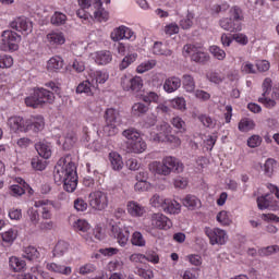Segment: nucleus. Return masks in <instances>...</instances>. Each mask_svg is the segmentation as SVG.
Wrapping results in <instances>:
<instances>
[{"instance_id": "39448f33", "label": "nucleus", "mask_w": 279, "mask_h": 279, "mask_svg": "<svg viewBox=\"0 0 279 279\" xmlns=\"http://www.w3.org/2000/svg\"><path fill=\"white\" fill-rule=\"evenodd\" d=\"M105 121L104 134H106V136H117L120 125H123V119L119 110L114 108L107 109L105 112Z\"/></svg>"}, {"instance_id": "e2e57ef3", "label": "nucleus", "mask_w": 279, "mask_h": 279, "mask_svg": "<svg viewBox=\"0 0 279 279\" xmlns=\"http://www.w3.org/2000/svg\"><path fill=\"white\" fill-rule=\"evenodd\" d=\"M276 165V160L274 159H267L264 165V171L268 178H271L274 175V166Z\"/></svg>"}, {"instance_id": "4c0bfd02", "label": "nucleus", "mask_w": 279, "mask_h": 279, "mask_svg": "<svg viewBox=\"0 0 279 279\" xmlns=\"http://www.w3.org/2000/svg\"><path fill=\"white\" fill-rule=\"evenodd\" d=\"M194 19L195 13L187 11L186 16L180 21V27H182L183 29H191V27H193Z\"/></svg>"}, {"instance_id": "c756f323", "label": "nucleus", "mask_w": 279, "mask_h": 279, "mask_svg": "<svg viewBox=\"0 0 279 279\" xmlns=\"http://www.w3.org/2000/svg\"><path fill=\"white\" fill-rule=\"evenodd\" d=\"M9 266L13 271H23V269L27 267V264L25 263V260L16 256H13V257H10L9 259Z\"/></svg>"}, {"instance_id": "20e7f679", "label": "nucleus", "mask_w": 279, "mask_h": 279, "mask_svg": "<svg viewBox=\"0 0 279 279\" xmlns=\"http://www.w3.org/2000/svg\"><path fill=\"white\" fill-rule=\"evenodd\" d=\"M126 138V149L131 154H143L147 149V143L141 137V133L134 129H128L122 132Z\"/></svg>"}, {"instance_id": "5fc2aeb1", "label": "nucleus", "mask_w": 279, "mask_h": 279, "mask_svg": "<svg viewBox=\"0 0 279 279\" xmlns=\"http://www.w3.org/2000/svg\"><path fill=\"white\" fill-rule=\"evenodd\" d=\"M209 51L215 56L217 60H226V51L219 48V46H211Z\"/></svg>"}, {"instance_id": "4468645a", "label": "nucleus", "mask_w": 279, "mask_h": 279, "mask_svg": "<svg viewBox=\"0 0 279 279\" xmlns=\"http://www.w3.org/2000/svg\"><path fill=\"white\" fill-rule=\"evenodd\" d=\"M205 233L208 236L211 245H223L226 243V231L221 229L206 228Z\"/></svg>"}, {"instance_id": "13d9d810", "label": "nucleus", "mask_w": 279, "mask_h": 279, "mask_svg": "<svg viewBox=\"0 0 279 279\" xmlns=\"http://www.w3.org/2000/svg\"><path fill=\"white\" fill-rule=\"evenodd\" d=\"M14 64V59L8 54L0 56V69H10Z\"/></svg>"}, {"instance_id": "7c9ffc66", "label": "nucleus", "mask_w": 279, "mask_h": 279, "mask_svg": "<svg viewBox=\"0 0 279 279\" xmlns=\"http://www.w3.org/2000/svg\"><path fill=\"white\" fill-rule=\"evenodd\" d=\"M62 66H64V60H62L59 56L50 58L47 64L48 71H60Z\"/></svg>"}, {"instance_id": "393cba45", "label": "nucleus", "mask_w": 279, "mask_h": 279, "mask_svg": "<svg viewBox=\"0 0 279 279\" xmlns=\"http://www.w3.org/2000/svg\"><path fill=\"white\" fill-rule=\"evenodd\" d=\"M183 206L190 208V210H195V208H199V206H202V201H199L195 195L189 194L183 199Z\"/></svg>"}, {"instance_id": "bb28decb", "label": "nucleus", "mask_w": 279, "mask_h": 279, "mask_svg": "<svg viewBox=\"0 0 279 279\" xmlns=\"http://www.w3.org/2000/svg\"><path fill=\"white\" fill-rule=\"evenodd\" d=\"M109 160L113 171H121V169H123V159L118 153H110Z\"/></svg>"}, {"instance_id": "774afa93", "label": "nucleus", "mask_w": 279, "mask_h": 279, "mask_svg": "<svg viewBox=\"0 0 279 279\" xmlns=\"http://www.w3.org/2000/svg\"><path fill=\"white\" fill-rule=\"evenodd\" d=\"M143 101H145V104H151L153 101L156 102L158 101L159 97L158 94H156L155 92H149L146 95L142 96Z\"/></svg>"}, {"instance_id": "3c124183", "label": "nucleus", "mask_w": 279, "mask_h": 279, "mask_svg": "<svg viewBox=\"0 0 279 279\" xmlns=\"http://www.w3.org/2000/svg\"><path fill=\"white\" fill-rule=\"evenodd\" d=\"M257 206L259 210H265L271 206V201H269V195L257 197Z\"/></svg>"}, {"instance_id": "6e6552de", "label": "nucleus", "mask_w": 279, "mask_h": 279, "mask_svg": "<svg viewBox=\"0 0 279 279\" xmlns=\"http://www.w3.org/2000/svg\"><path fill=\"white\" fill-rule=\"evenodd\" d=\"M183 51L184 53H187V56H191L193 62H197L198 64H206V62L210 60V56L202 51V48H197L195 45H185Z\"/></svg>"}, {"instance_id": "4d7b16f0", "label": "nucleus", "mask_w": 279, "mask_h": 279, "mask_svg": "<svg viewBox=\"0 0 279 279\" xmlns=\"http://www.w3.org/2000/svg\"><path fill=\"white\" fill-rule=\"evenodd\" d=\"M276 252H279L278 245H271L267 247H263L258 251L259 256H271V254H276Z\"/></svg>"}, {"instance_id": "6ab92c4d", "label": "nucleus", "mask_w": 279, "mask_h": 279, "mask_svg": "<svg viewBox=\"0 0 279 279\" xmlns=\"http://www.w3.org/2000/svg\"><path fill=\"white\" fill-rule=\"evenodd\" d=\"M126 210L131 217H143V215H145V207L135 201L128 203Z\"/></svg>"}, {"instance_id": "ea45409f", "label": "nucleus", "mask_w": 279, "mask_h": 279, "mask_svg": "<svg viewBox=\"0 0 279 279\" xmlns=\"http://www.w3.org/2000/svg\"><path fill=\"white\" fill-rule=\"evenodd\" d=\"M136 58H138L137 53H132L124 57L119 65L120 71H125V69H128L130 64H133V62H136Z\"/></svg>"}, {"instance_id": "b1692460", "label": "nucleus", "mask_w": 279, "mask_h": 279, "mask_svg": "<svg viewBox=\"0 0 279 279\" xmlns=\"http://www.w3.org/2000/svg\"><path fill=\"white\" fill-rule=\"evenodd\" d=\"M182 206L177 201L166 199V204L163 205V211L169 215H178L181 210Z\"/></svg>"}, {"instance_id": "338daca9", "label": "nucleus", "mask_w": 279, "mask_h": 279, "mask_svg": "<svg viewBox=\"0 0 279 279\" xmlns=\"http://www.w3.org/2000/svg\"><path fill=\"white\" fill-rule=\"evenodd\" d=\"M189 186V179L184 177H177L174 179V187L175 189H186Z\"/></svg>"}, {"instance_id": "052dcab7", "label": "nucleus", "mask_w": 279, "mask_h": 279, "mask_svg": "<svg viewBox=\"0 0 279 279\" xmlns=\"http://www.w3.org/2000/svg\"><path fill=\"white\" fill-rule=\"evenodd\" d=\"M94 19L98 21V23H102V21H108V12L99 8L94 11Z\"/></svg>"}, {"instance_id": "a18cd8bd", "label": "nucleus", "mask_w": 279, "mask_h": 279, "mask_svg": "<svg viewBox=\"0 0 279 279\" xmlns=\"http://www.w3.org/2000/svg\"><path fill=\"white\" fill-rule=\"evenodd\" d=\"M157 131L159 132V136L163 141V138L168 137L171 134V125L167 122H162L159 126H157Z\"/></svg>"}, {"instance_id": "72a5a7b5", "label": "nucleus", "mask_w": 279, "mask_h": 279, "mask_svg": "<svg viewBox=\"0 0 279 279\" xmlns=\"http://www.w3.org/2000/svg\"><path fill=\"white\" fill-rule=\"evenodd\" d=\"M23 252V257L27 260H36L40 256V253L34 246H26L24 247Z\"/></svg>"}, {"instance_id": "f704fd0d", "label": "nucleus", "mask_w": 279, "mask_h": 279, "mask_svg": "<svg viewBox=\"0 0 279 279\" xmlns=\"http://www.w3.org/2000/svg\"><path fill=\"white\" fill-rule=\"evenodd\" d=\"M92 75V80H94L95 88L99 86V84H106L108 82V73L96 71Z\"/></svg>"}, {"instance_id": "4be33fe9", "label": "nucleus", "mask_w": 279, "mask_h": 279, "mask_svg": "<svg viewBox=\"0 0 279 279\" xmlns=\"http://www.w3.org/2000/svg\"><path fill=\"white\" fill-rule=\"evenodd\" d=\"M93 88H95V80H86L78 84L76 93L78 95H82V93H85V95H93Z\"/></svg>"}, {"instance_id": "c9c22d12", "label": "nucleus", "mask_w": 279, "mask_h": 279, "mask_svg": "<svg viewBox=\"0 0 279 279\" xmlns=\"http://www.w3.org/2000/svg\"><path fill=\"white\" fill-rule=\"evenodd\" d=\"M182 80L183 88L186 90V93H193L195 90V78H193L191 74H184Z\"/></svg>"}, {"instance_id": "e433bc0d", "label": "nucleus", "mask_w": 279, "mask_h": 279, "mask_svg": "<svg viewBox=\"0 0 279 279\" xmlns=\"http://www.w3.org/2000/svg\"><path fill=\"white\" fill-rule=\"evenodd\" d=\"M3 243H8L9 245H12L14 241H16V236H19V233L14 229H9L8 231L1 233Z\"/></svg>"}, {"instance_id": "9b49d317", "label": "nucleus", "mask_w": 279, "mask_h": 279, "mask_svg": "<svg viewBox=\"0 0 279 279\" xmlns=\"http://www.w3.org/2000/svg\"><path fill=\"white\" fill-rule=\"evenodd\" d=\"M121 86L123 90H132V93H140L143 88V78L141 76L132 77L124 75L121 77Z\"/></svg>"}, {"instance_id": "0e129e2a", "label": "nucleus", "mask_w": 279, "mask_h": 279, "mask_svg": "<svg viewBox=\"0 0 279 279\" xmlns=\"http://www.w3.org/2000/svg\"><path fill=\"white\" fill-rule=\"evenodd\" d=\"M207 80H209V82H213L214 84H221V82H223L226 77L221 76V74L217 72H210L207 74Z\"/></svg>"}, {"instance_id": "aec40b11", "label": "nucleus", "mask_w": 279, "mask_h": 279, "mask_svg": "<svg viewBox=\"0 0 279 279\" xmlns=\"http://www.w3.org/2000/svg\"><path fill=\"white\" fill-rule=\"evenodd\" d=\"M182 86V80L178 76L169 77L163 83V89L166 93H175L178 88Z\"/></svg>"}, {"instance_id": "58836bf2", "label": "nucleus", "mask_w": 279, "mask_h": 279, "mask_svg": "<svg viewBox=\"0 0 279 279\" xmlns=\"http://www.w3.org/2000/svg\"><path fill=\"white\" fill-rule=\"evenodd\" d=\"M229 14V19H232L235 23H241V21H243V10H241V8L238 5L232 7Z\"/></svg>"}, {"instance_id": "f8f14e48", "label": "nucleus", "mask_w": 279, "mask_h": 279, "mask_svg": "<svg viewBox=\"0 0 279 279\" xmlns=\"http://www.w3.org/2000/svg\"><path fill=\"white\" fill-rule=\"evenodd\" d=\"M150 223L151 227L157 230H170V228L173 226L171 219L160 213L151 214Z\"/></svg>"}, {"instance_id": "de8ad7c7", "label": "nucleus", "mask_w": 279, "mask_h": 279, "mask_svg": "<svg viewBox=\"0 0 279 279\" xmlns=\"http://www.w3.org/2000/svg\"><path fill=\"white\" fill-rule=\"evenodd\" d=\"M124 38H125V26H120L111 33V39H113L114 43H119V40H123Z\"/></svg>"}, {"instance_id": "412c9836", "label": "nucleus", "mask_w": 279, "mask_h": 279, "mask_svg": "<svg viewBox=\"0 0 279 279\" xmlns=\"http://www.w3.org/2000/svg\"><path fill=\"white\" fill-rule=\"evenodd\" d=\"M35 149L41 158H45V160L51 158V145L49 143L38 142L37 144H35Z\"/></svg>"}, {"instance_id": "bf43d9fd", "label": "nucleus", "mask_w": 279, "mask_h": 279, "mask_svg": "<svg viewBox=\"0 0 279 279\" xmlns=\"http://www.w3.org/2000/svg\"><path fill=\"white\" fill-rule=\"evenodd\" d=\"M27 214H28L31 223H33V226H38L40 221V214H38V210L31 208L28 209Z\"/></svg>"}, {"instance_id": "c03bdc74", "label": "nucleus", "mask_w": 279, "mask_h": 279, "mask_svg": "<svg viewBox=\"0 0 279 279\" xmlns=\"http://www.w3.org/2000/svg\"><path fill=\"white\" fill-rule=\"evenodd\" d=\"M167 203V198H163L162 196L155 194L150 198V204L154 206V208H161L162 210L165 209V204Z\"/></svg>"}, {"instance_id": "423d86ee", "label": "nucleus", "mask_w": 279, "mask_h": 279, "mask_svg": "<svg viewBox=\"0 0 279 279\" xmlns=\"http://www.w3.org/2000/svg\"><path fill=\"white\" fill-rule=\"evenodd\" d=\"M53 99V93L45 88H37L34 90L33 96H29L25 99V104L29 108H40L43 104H51Z\"/></svg>"}, {"instance_id": "09e8293b", "label": "nucleus", "mask_w": 279, "mask_h": 279, "mask_svg": "<svg viewBox=\"0 0 279 279\" xmlns=\"http://www.w3.org/2000/svg\"><path fill=\"white\" fill-rule=\"evenodd\" d=\"M156 123H158V116L150 113L144 119L143 128H145L146 130H149V128H154Z\"/></svg>"}, {"instance_id": "2f4dec72", "label": "nucleus", "mask_w": 279, "mask_h": 279, "mask_svg": "<svg viewBox=\"0 0 279 279\" xmlns=\"http://www.w3.org/2000/svg\"><path fill=\"white\" fill-rule=\"evenodd\" d=\"M230 10V4L228 2H221L213 4L210 8V14L213 16H219V14H223V12H228Z\"/></svg>"}, {"instance_id": "6e6d98bb", "label": "nucleus", "mask_w": 279, "mask_h": 279, "mask_svg": "<svg viewBox=\"0 0 279 279\" xmlns=\"http://www.w3.org/2000/svg\"><path fill=\"white\" fill-rule=\"evenodd\" d=\"M171 106L175 110H186V100L182 97H178L171 100Z\"/></svg>"}, {"instance_id": "f03ea898", "label": "nucleus", "mask_w": 279, "mask_h": 279, "mask_svg": "<svg viewBox=\"0 0 279 279\" xmlns=\"http://www.w3.org/2000/svg\"><path fill=\"white\" fill-rule=\"evenodd\" d=\"M8 123L13 132L27 133L41 132V130H45V118H43V116H35L27 120L22 117H11Z\"/></svg>"}, {"instance_id": "c85d7f7f", "label": "nucleus", "mask_w": 279, "mask_h": 279, "mask_svg": "<svg viewBox=\"0 0 279 279\" xmlns=\"http://www.w3.org/2000/svg\"><path fill=\"white\" fill-rule=\"evenodd\" d=\"M75 143H77V135L75 132L70 131L65 134L64 136V142H63V149L69 150L73 149L75 146Z\"/></svg>"}, {"instance_id": "a211bd4d", "label": "nucleus", "mask_w": 279, "mask_h": 279, "mask_svg": "<svg viewBox=\"0 0 279 279\" xmlns=\"http://www.w3.org/2000/svg\"><path fill=\"white\" fill-rule=\"evenodd\" d=\"M96 64H110L112 62V52L108 50L97 51L93 54Z\"/></svg>"}, {"instance_id": "a878e982", "label": "nucleus", "mask_w": 279, "mask_h": 279, "mask_svg": "<svg viewBox=\"0 0 279 279\" xmlns=\"http://www.w3.org/2000/svg\"><path fill=\"white\" fill-rule=\"evenodd\" d=\"M153 52L155 56H165L166 58H171V56H173V50L165 48L160 41L154 44Z\"/></svg>"}, {"instance_id": "864d4df0", "label": "nucleus", "mask_w": 279, "mask_h": 279, "mask_svg": "<svg viewBox=\"0 0 279 279\" xmlns=\"http://www.w3.org/2000/svg\"><path fill=\"white\" fill-rule=\"evenodd\" d=\"M217 221L222 223V226H230V223H232V220H230V214L226 210H222L217 215Z\"/></svg>"}, {"instance_id": "cd10ccee", "label": "nucleus", "mask_w": 279, "mask_h": 279, "mask_svg": "<svg viewBox=\"0 0 279 279\" xmlns=\"http://www.w3.org/2000/svg\"><path fill=\"white\" fill-rule=\"evenodd\" d=\"M83 236L87 243H95V240L101 241L104 239V233L101 232V228H95L93 232H88Z\"/></svg>"}, {"instance_id": "f257e3e1", "label": "nucleus", "mask_w": 279, "mask_h": 279, "mask_svg": "<svg viewBox=\"0 0 279 279\" xmlns=\"http://www.w3.org/2000/svg\"><path fill=\"white\" fill-rule=\"evenodd\" d=\"M53 178L56 184H63L64 191L73 193L77 189V171L71 155L61 158L54 167Z\"/></svg>"}, {"instance_id": "79ce46f5", "label": "nucleus", "mask_w": 279, "mask_h": 279, "mask_svg": "<svg viewBox=\"0 0 279 279\" xmlns=\"http://www.w3.org/2000/svg\"><path fill=\"white\" fill-rule=\"evenodd\" d=\"M73 228L78 232H84L85 234H88L90 230V225L86 220H77L74 222Z\"/></svg>"}, {"instance_id": "680f3d73", "label": "nucleus", "mask_w": 279, "mask_h": 279, "mask_svg": "<svg viewBox=\"0 0 279 279\" xmlns=\"http://www.w3.org/2000/svg\"><path fill=\"white\" fill-rule=\"evenodd\" d=\"M56 254H59V256H63V254H66L69 252V243L61 241L58 242L54 247Z\"/></svg>"}, {"instance_id": "dca6fc26", "label": "nucleus", "mask_w": 279, "mask_h": 279, "mask_svg": "<svg viewBox=\"0 0 279 279\" xmlns=\"http://www.w3.org/2000/svg\"><path fill=\"white\" fill-rule=\"evenodd\" d=\"M219 26L221 27V29H225L226 32H241L242 27H241V22H235L233 19L231 17H222L219 21Z\"/></svg>"}, {"instance_id": "a19ab883", "label": "nucleus", "mask_w": 279, "mask_h": 279, "mask_svg": "<svg viewBox=\"0 0 279 279\" xmlns=\"http://www.w3.org/2000/svg\"><path fill=\"white\" fill-rule=\"evenodd\" d=\"M254 128H256V123H254V120L242 119L239 123L240 132H250V130H254Z\"/></svg>"}, {"instance_id": "603ef678", "label": "nucleus", "mask_w": 279, "mask_h": 279, "mask_svg": "<svg viewBox=\"0 0 279 279\" xmlns=\"http://www.w3.org/2000/svg\"><path fill=\"white\" fill-rule=\"evenodd\" d=\"M52 25H64L66 23V15L64 13L56 12L51 17Z\"/></svg>"}, {"instance_id": "0eeeda50", "label": "nucleus", "mask_w": 279, "mask_h": 279, "mask_svg": "<svg viewBox=\"0 0 279 279\" xmlns=\"http://www.w3.org/2000/svg\"><path fill=\"white\" fill-rule=\"evenodd\" d=\"M19 43H21V35L14 31H4L0 43L1 51H19Z\"/></svg>"}, {"instance_id": "37998d69", "label": "nucleus", "mask_w": 279, "mask_h": 279, "mask_svg": "<svg viewBox=\"0 0 279 279\" xmlns=\"http://www.w3.org/2000/svg\"><path fill=\"white\" fill-rule=\"evenodd\" d=\"M171 125H173V128H175V130H178V132H186V122H184V120H182V118L180 117H174L171 119Z\"/></svg>"}, {"instance_id": "ddd939ff", "label": "nucleus", "mask_w": 279, "mask_h": 279, "mask_svg": "<svg viewBox=\"0 0 279 279\" xmlns=\"http://www.w3.org/2000/svg\"><path fill=\"white\" fill-rule=\"evenodd\" d=\"M12 29H15V32H21V34H32V29H34V25L32 24V21H29L27 17H17L10 24Z\"/></svg>"}, {"instance_id": "49530a36", "label": "nucleus", "mask_w": 279, "mask_h": 279, "mask_svg": "<svg viewBox=\"0 0 279 279\" xmlns=\"http://www.w3.org/2000/svg\"><path fill=\"white\" fill-rule=\"evenodd\" d=\"M131 243L137 247H145V238H143L142 232H134L131 239Z\"/></svg>"}, {"instance_id": "1a4fd4ad", "label": "nucleus", "mask_w": 279, "mask_h": 279, "mask_svg": "<svg viewBox=\"0 0 279 279\" xmlns=\"http://www.w3.org/2000/svg\"><path fill=\"white\" fill-rule=\"evenodd\" d=\"M89 206L94 210H106L108 208V194L102 191H94L89 194Z\"/></svg>"}, {"instance_id": "2eb2a0df", "label": "nucleus", "mask_w": 279, "mask_h": 279, "mask_svg": "<svg viewBox=\"0 0 279 279\" xmlns=\"http://www.w3.org/2000/svg\"><path fill=\"white\" fill-rule=\"evenodd\" d=\"M35 208H41V218L49 220L52 217L51 210H53V202L49 199L37 201L34 204Z\"/></svg>"}, {"instance_id": "8fccbe9b", "label": "nucleus", "mask_w": 279, "mask_h": 279, "mask_svg": "<svg viewBox=\"0 0 279 279\" xmlns=\"http://www.w3.org/2000/svg\"><path fill=\"white\" fill-rule=\"evenodd\" d=\"M21 182H23L24 187L21 185H12L10 187L11 195L13 197H21V195H25V186H27V185L25 184V181L21 180Z\"/></svg>"}, {"instance_id": "9d476101", "label": "nucleus", "mask_w": 279, "mask_h": 279, "mask_svg": "<svg viewBox=\"0 0 279 279\" xmlns=\"http://www.w3.org/2000/svg\"><path fill=\"white\" fill-rule=\"evenodd\" d=\"M111 234L117 239L121 247L128 245V241H130V229L125 228L121 222L112 225Z\"/></svg>"}, {"instance_id": "473e14b6", "label": "nucleus", "mask_w": 279, "mask_h": 279, "mask_svg": "<svg viewBox=\"0 0 279 279\" xmlns=\"http://www.w3.org/2000/svg\"><path fill=\"white\" fill-rule=\"evenodd\" d=\"M149 112V106H146L143 102H136L132 106V114L133 117H143Z\"/></svg>"}, {"instance_id": "f3484780", "label": "nucleus", "mask_w": 279, "mask_h": 279, "mask_svg": "<svg viewBox=\"0 0 279 279\" xmlns=\"http://www.w3.org/2000/svg\"><path fill=\"white\" fill-rule=\"evenodd\" d=\"M47 270L53 274H61L62 276H71L73 269L70 266L61 265L60 263L47 264Z\"/></svg>"}, {"instance_id": "5701e85b", "label": "nucleus", "mask_w": 279, "mask_h": 279, "mask_svg": "<svg viewBox=\"0 0 279 279\" xmlns=\"http://www.w3.org/2000/svg\"><path fill=\"white\" fill-rule=\"evenodd\" d=\"M49 45H64L66 43V38H64V34L62 32H51L46 36Z\"/></svg>"}, {"instance_id": "69168bd1", "label": "nucleus", "mask_w": 279, "mask_h": 279, "mask_svg": "<svg viewBox=\"0 0 279 279\" xmlns=\"http://www.w3.org/2000/svg\"><path fill=\"white\" fill-rule=\"evenodd\" d=\"M198 120L205 128H215V121L206 114L198 116Z\"/></svg>"}, {"instance_id": "7ed1b4c3", "label": "nucleus", "mask_w": 279, "mask_h": 279, "mask_svg": "<svg viewBox=\"0 0 279 279\" xmlns=\"http://www.w3.org/2000/svg\"><path fill=\"white\" fill-rule=\"evenodd\" d=\"M148 169L153 173H157V175H171L172 171L174 173H183L184 163L174 157L168 156L162 161H153L149 163Z\"/></svg>"}]
</instances>
